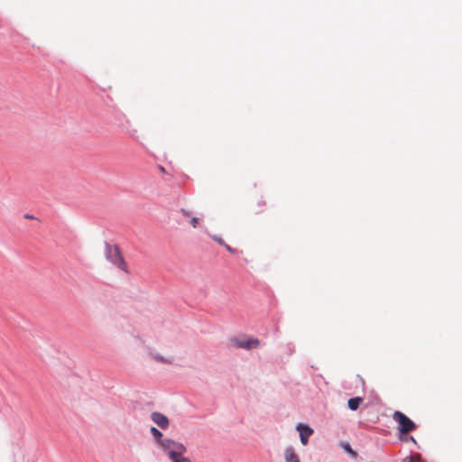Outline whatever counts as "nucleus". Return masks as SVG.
<instances>
[{
    "label": "nucleus",
    "instance_id": "obj_1",
    "mask_svg": "<svg viewBox=\"0 0 462 462\" xmlns=\"http://www.w3.org/2000/svg\"><path fill=\"white\" fill-rule=\"evenodd\" d=\"M393 419L398 423V430L402 434H407L416 429V424L402 411H394Z\"/></svg>",
    "mask_w": 462,
    "mask_h": 462
},
{
    "label": "nucleus",
    "instance_id": "obj_2",
    "mask_svg": "<svg viewBox=\"0 0 462 462\" xmlns=\"http://www.w3.org/2000/svg\"><path fill=\"white\" fill-rule=\"evenodd\" d=\"M106 256L113 264L121 270L126 271V263L117 246L106 245Z\"/></svg>",
    "mask_w": 462,
    "mask_h": 462
},
{
    "label": "nucleus",
    "instance_id": "obj_3",
    "mask_svg": "<svg viewBox=\"0 0 462 462\" xmlns=\"http://www.w3.org/2000/svg\"><path fill=\"white\" fill-rule=\"evenodd\" d=\"M169 455L170 458L180 453H185L186 448L183 444L174 441L171 439H162L158 444Z\"/></svg>",
    "mask_w": 462,
    "mask_h": 462
},
{
    "label": "nucleus",
    "instance_id": "obj_4",
    "mask_svg": "<svg viewBox=\"0 0 462 462\" xmlns=\"http://www.w3.org/2000/svg\"><path fill=\"white\" fill-rule=\"evenodd\" d=\"M231 344L237 348L253 349L260 346V341L257 338H232Z\"/></svg>",
    "mask_w": 462,
    "mask_h": 462
},
{
    "label": "nucleus",
    "instance_id": "obj_5",
    "mask_svg": "<svg viewBox=\"0 0 462 462\" xmlns=\"http://www.w3.org/2000/svg\"><path fill=\"white\" fill-rule=\"evenodd\" d=\"M297 430L300 431V442L306 446L309 441V438L312 435L313 430L309 426L299 424Z\"/></svg>",
    "mask_w": 462,
    "mask_h": 462
},
{
    "label": "nucleus",
    "instance_id": "obj_6",
    "mask_svg": "<svg viewBox=\"0 0 462 462\" xmlns=\"http://www.w3.org/2000/svg\"><path fill=\"white\" fill-rule=\"evenodd\" d=\"M151 419L162 430H165L169 427V419L162 413L157 411L152 412L151 414Z\"/></svg>",
    "mask_w": 462,
    "mask_h": 462
},
{
    "label": "nucleus",
    "instance_id": "obj_7",
    "mask_svg": "<svg viewBox=\"0 0 462 462\" xmlns=\"http://www.w3.org/2000/svg\"><path fill=\"white\" fill-rule=\"evenodd\" d=\"M284 457L286 462H300L299 457L292 448L285 449Z\"/></svg>",
    "mask_w": 462,
    "mask_h": 462
},
{
    "label": "nucleus",
    "instance_id": "obj_8",
    "mask_svg": "<svg viewBox=\"0 0 462 462\" xmlns=\"http://www.w3.org/2000/svg\"><path fill=\"white\" fill-rule=\"evenodd\" d=\"M363 402V399L361 397H355L348 400L347 405L348 408L352 411L357 410L360 403Z\"/></svg>",
    "mask_w": 462,
    "mask_h": 462
},
{
    "label": "nucleus",
    "instance_id": "obj_9",
    "mask_svg": "<svg viewBox=\"0 0 462 462\" xmlns=\"http://www.w3.org/2000/svg\"><path fill=\"white\" fill-rule=\"evenodd\" d=\"M150 431L152 435L154 437L156 442L159 444L162 440V433L155 427H152L150 429Z\"/></svg>",
    "mask_w": 462,
    "mask_h": 462
},
{
    "label": "nucleus",
    "instance_id": "obj_10",
    "mask_svg": "<svg viewBox=\"0 0 462 462\" xmlns=\"http://www.w3.org/2000/svg\"><path fill=\"white\" fill-rule=\"evenodd\" d=\"M403 462H425L420 454H415L410 457H406Z\"/></svg>",
    "mask_w": 462,
    "mask_h": 462
},
{
    "label": "nucleus",
    "instance_id": "obj_11",
    "mask_svg": "<svg viewBox=\"0 0 462 462\" xmlns=\"http://www.w3.org/2000/svg\"><path fill=\"white\" fill-rule=\"evenodd\" d=\"M184 453H180L175 455V457H171L172 462H191L189 458L183 456Z\"/></svg>",
    "mask_w": 462,
    "mask_h": 462
},
{
    "label": "nucleus",
    "instance_id": "obj_12",
    "mask_svg": "<svg viewBox=\"0 0 462 462\" xmlns=\"http://www.w3.org/2000/svg\"><path fill=\"white\" fill-rule=\"evenodd\" d=\"M152 357L156 360L157 362H162V363H168V364H171V361L169 360V359H166L164 357H162V356L160 355H157V354H154V355H152Z\"/></svg>",
    "mask_w": 462,
    "mask_h": 462
},
{
    "label": "nucleus",
    "instance_id": "obj_13",
    "mask_svg": "<svg viewBox=\"0 0 462 462\" xmlns=\"http://www.w3.org/2000/svg\"><path fill=\"white\" fill-rule=\"evenodd\" d=\"M266 202L263 199H260L257 202L258 209L255 210V213H261L263 211V208L265 207Z\"/></svg>",
    "mask_w": 462,
    "mask_h": 462
},
{
    "label": "nucleus",
    "instance_id": "obj_14",
    "mask_svg": "<svg viewBox=\"0 0 462 462\" xmlns=\"http://www.w3.org/2000/svg\"><path fill=\"white\" fill-rule=\"evenodd\" d=\"M199 219L198 217H191L190 224L193 227H197L199 225Z\"/></svg>",
    "mask_w": 462,
    "mask_h": 462
},
{
    "label": "nucleus",
    "instance_id": "obj_15",
    "mask_svg": "<svg viewBox=\"0 0 462 462\" xmlns=\"http://www.w3.org/2000/svg\"><path fill=\"white\" fill-rule=\"evenodd\" d=\"M181 212H182V214H183L185 217H190V213H189L188 210H186V209H182V210H181Z\"/></svg>",
    "mask_w": 462,
    "mask_h": 462
},
{
    "label": "nucleus",
    "instance_id": "obj_16",
    "mask_svg": "<svg viewBox=\"0 0 462 462\" xmlns=\"http://www.w3.org/2000/svg\"><path fill=\"white\" fill-rule=\"evenodd\" d=\"M346 450L351 454H354L353 450L351 449V448L347 445L346 446Z\"/></svg>",
    "mask_w": 462,
    "mask_h": 462
},
{
    "label": "nucleus",
    "instance_id": "obj_17",
    "mask_svg": "<svg viewBox=\"0 0 462 462\" xmlns=\"http://www.w3.org/2000/svg\"><path fill=\"white\" fill-rule=\"evenodd\" d=\"M159 170H160V171H161V172H162V173H165V172H166V171H165L164 167H162V166H159Z\"/></svg>",
    "mask_w": 462,
    "mask_h": 462
},
{
    "label": "nucleus",
    "instance_id": "obj_18",
    "mask_svg": "<svg viewBox=\"0 0 462 462\" xmlns=\"http://www.w3.org/2000/svg\"><path fill=\"white\" fill-rule=\"evenodd\" d=\"M410 439H411V441L415 442V439H414L413 437H411Z\"/></svg>",
    "mask_w": 462,
    "mask_h": 462
},
{
    "label": "nucleus",
    "instance_id": "obj_19",
    "mask_svg": "<svg viewBox=\"0 0 462 462\" xmlns=\"http://www.w3.org/2000/svg\"><path fill=\"white\" fill-rule=\"evenodd\" d=\"M226 249H227V250H229V251H231V248H230V246H229V245H226Z\"/></svg>",
    "mask_w": 462,
    "mask_h": 462
},
{
    "label": "nucleus",
    "instance_id": "obj_20",
    "mask_svg": "<svg viewBox=\"0 0 462 462\" xmlns=\"http://www.w3.org/2000/svg\"><path fill=\"white\" fill-rule=\"evenodd\" d=\"M26 217H27V218H32V216H29V215H27V216H26Z\"/></svg>",
    "mask_w": 462,
    "mask_h": 462
}]
</instances>
